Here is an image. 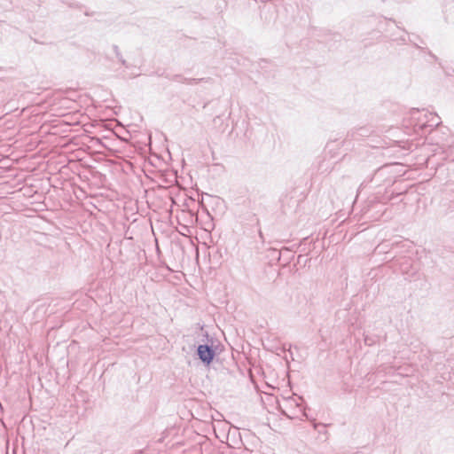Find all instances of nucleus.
Segmentation results:
<instances>
[{
    "label": "nucleus",
    "instance_id": "1",
    "mask_svg": "<svg viewBox=\"0 0 454 454\" xmlns=\"http://www.w3.org/2000/svg\"><path fill=\"white\" fill-rule=\"evenodd\" d=\"M197 354L199 358L206 364H209L215 356V352L213 348L207 344L199 345Z\"/></svg>",
    "mask_w": 454,
    "mask_h": 454
}]
</instances>
